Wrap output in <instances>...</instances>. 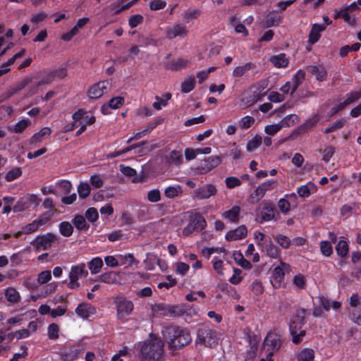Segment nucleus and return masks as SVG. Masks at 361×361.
I'll return each instance as SVG.
<instances>
[{"label":"nucleus","mask_w":361,"mask_h":361,"mask_svg":"<svg viewBox=\"0 0 361 361\" xmlns=\"http://www.w3.org/2000/svg\"><path fill=\"white\" fill-rule=\"evenodd\" d=\"M164 336L167 343L173 350H176L188 345L192 341L190 332L184 328L170 326L165 328Z\"/></svg>","instance_id":"nucleus-1"},{"label":"nucleus","mask_w":361,"mask_h":361,"mask_svg":"<svg viewBox=\"0 0 361 361\" xmlns=\"http://www.w3.org/2000/svg\"><path fill=\"white\" fill-rule=\"evenodd\" d=\"M151 339L139 344L140 356L143 359L159 361L164 352V343L161 339L150 334Z\"/></svg>","instance_id":"nucleus-2"},{"label":"nucleus","mask_w":361,"mask_h":361,"mask_svg":"<svg viewBox=\"0 0 361 361\" xmlns=\"http://www.w3.org/2000/svg\"><path fill=\"white\" fill-rule=\"evenodd\" d=\"M217 341L216 332L208 326H202L197 331L195 344L209 346Z\"/></svg>","instance_id":"nucleus-3"},{"label":"nucleus","mask_w":361,"mask_h":361,"mask_svg":"<svg viewBox=\"0 0 361 361\" xmlns=\"http://www.w3.org/2000/svg\"><path fill=\"white\" fill-rule=\"evenodd\" d=\"M88 275V271L86 269V265L84 263H80L73 265L71 267L68 274L69 282L68 288L72 290H77L80 287V283L78 281L81 278H85Z\"/></svg>","instance_id":"nucleus-4"},{"label":"nucleus","mask_w":361,"mask_h":361,"mask_svg":"<svg viewBox=\"0 0 361 361\" xmlns=\"http://www.w3.org/2000/svg\"><path fill=\"white\" fill-rule=\"evenodd\" d=\"M114 304L116 308L117 319L121 322H126L127 317L132 314L134 310L133 302L126 298L117 297L114 300Z\"/></svg>","instance_id":"nucleus-5"},{"label":"nucleus","mask_w":361,"mask_h":361,"mask_svg":"<svg viewBox=\"0 0 361 361\" xmlns=\"http://www.w3.org/2000/svg\"><path fill=\"white\" fill-rule=\"evenodd\" d=\"M303 324V318L298 315L294 316L290 321V333L292 336V341L295 344L300 343L302 338L305 336V331L302 329Z\"/></svg>","instance_id":"nucleus-6"},{"label":"nucleus","mask_w":361,"mask_h":361,"mask_svg":"<svg viewBox=\"0 0 361 361\" xmlns=\"http://www.w3.org/2000/svg\"><path fill=\"white\" fill-rule=\"evenodd\" d=\"M73 126H80V129L77 131L76 135H80L86 129L87 125H92L95 122V117L89 115L82 110L78 111L73 116Z\"/></svg>","instance_id":"nucleus-7"},{"label":"nucleus","mask_w":361,"mask_h":361,"mask_svg":"<svg viewBox=\"0 0 361 361\" xmlns=\"http://www.w3.org/2000/svg\"><path fill=\"white\" fill-rule=\"evenodd\" d=\"M58 241V236L51 233H47L43 235H38L32 242L37 251L47 250L51 247L53 243Z\"/></svg>","instance_id":"nucleus-8"},{"label":"nucleus","mask_w":361,"mask_h":361,"mask_svg":"<svg viewBox=\"0 0 361 361\" xmlns=\"http://www.w3.org/2000/svg\"><path fill=\"white\" fill-rule=\"evenodd\" d=\"M39 204V200L36 195L27 193L17 201L13 210L15 212H23L32 205L37 206Z\"/></svg>","instance_id":"nucleus-9"},{"label":"nucleus","mask_w":361,"mask_h":361,"mask_svg":"<svg viewBox=\"0 0 361 361\" xmlns=\"http://www.w3.org/2000/svg\"><path fill=\"white\" fill-rule=\"evenodd\" d=\"M165 34L166 37L169 39H173L176 37L183 39L188 37L189 30L184 24L177 22L168 27Z\"/></svg>","instance_id":"nucleus-10"},{"label":"nucleus","mask_w":361,"mask_h":361,"mask_svg":"<svg viewBox=\"0 0 361 361\" xmlns=\"http://www.w3.org/2000/svg\"><path fill=\"white\" fill-rule=\"evenodd\" d=\"M217 194L216 187L212 184H205L193 192V198L197 200H207Z\"/></svg>","instance_id":"nucleus-11"},{"label":"nucleus","mask_w":361,"mask_h":361,"mask_svg":"<svg viewBox=\"0 0 361 361\" xmlns=\"http://www.w3.org/2000/svg\"><path fill=\"white\" fill-rule=\"evenodd\" d=\"M261 207L262 210L258 213L260 223L276 220V208L272 202H263Z\"/></svg>","instance_id":"nucleus-12"},{"label":"nucleus","mask_w":361,"mask_h":361,"mask_svg":"<svg viewBox=\"0 0 361 361\" xmlns=\"http://www.w3.org/2000/svg\"><path fill=\"white\" fill-rule=\"evenodd\" d=\"M206 225L204 219L200 215L192 216L188 225L183 229V234L188 236L195 230H202Z\"/></svg>","instance_id":"nucleus-13"},{"label":"nucleus","mask_w":361,"mask_h":361,"mask_svg":"<svg viewBox=\"0 0 361 361\" xmlns=\"http://www.w3.org/2000/svg\"><path fill=\"white\" fill-rule=\"evenodd\" d=\"M222 161V157L221 156H210L205 158L197 167V170L200 173L204 174L209 173L212 169L217 167L221 164Z\"/></svg>","instance_id":"nucleus-14"},{"label":"nucleus","mask_w":361,"mask_h":361,"mask_svg":"<svg viewBox=\"0 0 361 361\" xmlns=\"http://www.w3.org/2000/svg\"><path fill=\"white\" fill-rule=\"evenodd\" d=\"M109 86L107 80L99 81L92 85L88 90V97L94 99L100 98L107 91Z\"/></svg>","instance_id":"nucleus-15"},{"label":"nucleus","mask_w":361,"mask_h":361,"mask_svg":"<svg viewBox=\"0 0 361 361\" xmlns=\"http://www.w3.org/2000/svg\"><path fill=\"white\" fill-rule=\"evenodd\" d=\"M49 220L50 218L47 216H39L37 219L23 227V232L25 234L32 233L46 224Z\"/></svg>","instance_id":"nucleus-16"},{"label":"nucleus","mask_w":361,"mask_h":361,"mask_svg":"<svg viewBox=\"0 0 361 361\" xmlns=\"http://www.w3.org/2000/svg\"><path fill=\"white\" fill-rule=\"evenodd\" d=\"M281 347V341L274 334H269L264 339V349L274 355Z\"/></svg>","instance_id":"nucleus-17"},{"label":"nucleus","mask_w":361,"mask_h":361,"mask_svg":"<svg viewBox=\"0 0 361 361\" xmlns=\"http://www.w3.org/2000/svg\"><path fill=\"white\" fill-rule=\"evenodd\" d=\"M247 233L245 226L241 225L234 230H231L226 233L225 238L228 241H234L244 238Z\"/></svg>","instance_id":"nucleus-18"},{"label":"nucleus","mask_w":361,"mask_h":361,"mask_svg":"<svg viewBox=\"0 0 361 361\" xmlns=\"http://www.w3.org/2000/svg\"><path fill=\"white\" fill-rule=\"evenodd\" d=\"M76 314L82 319H87L90 316L96 313V309L90 304L82 302L75 309Z\"/></svg>","instance_id":"nucleus-19"},{"label":"nucleus","mask_w":361,"mask_h":361,"mask_svg":"<svg viewBox=\"0 0 361 361\" xmlns=\"http://www.w3.org/2000/svg\"><path fill=\"white\" fill-rule=\"evenodd\" d=\"M307 70L310 73L314 75L318 81L323 82L327 78V71L321 65L309 66L307 67Z\"/></svg>","instance_id":"nucleus-20"},{"label":"nucleus","mask_w":361,"mask_h":361,"mask_svg":"<svg viewBox=\"0 0 361 361\" xmlns=\"http://www.w3.org/2000/svg\"><path fill=\"white\" fill-rule=\"evenodd\" d=\"M289 271V264L281 262L280 266L275 267L273 271L272 277L274 281L279 283V286L284 278L285 272H288Z\"/></svg>","instance_id":"nucleus-21"},{"label":"nucleus","mask_w":361,"mask_h":361,"mask_svg":"<svg viewBox=\"0 0 361 361\" xmlns=\"http://www.w3.org/2000/svg\"><path fill=\"white\" fill-rule=\"evenodd\" d=\"M6 300L10 304H17L21 300L18 290L13 287H8L4 290Z\"/></svg>","instance_id":"nucleus-22"},{"label":"nucleus","mask_w":361,"mask_h":361,"mask_svg":"<svg viewBox=\"0 0 361 361\" xmlns=\"http://www.w3.org/2000/svg\"><path fill=\"white\" fill-rule=\"evenodd\" d=\"M317 191V186L311 181H309L305 185L300 186L297 190V193L299 197L302 198H307L311 193Z\"/></svg>","instance_id":"nucleus-23"},{"label":"nucleus","mask_w":361,"mask_h":361,"mask_svg":"<svg viewBox=\"0 0 361 361\" xmlns=\"http://www.w3.org/2000/svg\"><path fill=\"white\" fill-rule=\"evenodd\" d=\"M256 68V65L252 62H247L242 66H236L233 72L232 75L234 78H241L246 75L247 73Z\"/></svg>","instance_id":"nucleus-24"},{"label":"nucleus","mask_w":361,"mask_h":361,"mask_svg":"<svg viewBox=\"0 0 361 361\" xmlns=\"http://www.w3.org/2000/svg\"><path fill=\"white\" fill-rule=\"evenodd\" d=\"M25 49H23L20 51L16 53L11 58H10L6 62L4 63L0 67V77L10 71V66L15 62L18 59L22 58L25 54Z\"/></svg>","instance_id":"nucleus-25"},{"label":"nucleus","mask_w":361,"mask_h":361,"mask_svg":"<svg viewBox=\"0 0 361 361\" xmlns=\"http://www.w3.org/2000/svg\"><path fill=\"white\" fill-rule=\"evenodd\" d=\"M269 61L276 68H286L289 63L288 59L286 57V54L283 53L270 56Z\"/></svg>","instance_id":"nucleus-26"},{"label":"nucleus","mask_w":361,"mask_h":361,"mask_svg":"<svg viewBox=\"0 0 361 361\" xmlns=\"http://www.w3.org/2000/svg\"><path fill=\"white\" fill-rule=\"evenodd\" d=\"M240 212V207L235 205L231 209L225 211L222 214V217L230 222L236 223L238 221Z\"/></svg>","instance_id":"nucleus-27"},{"label":"nucleus","mask_w":361,"mask_h":361,"mask_svg":"<svg viewBox=\"0 0 361 361\" xmlns=\"http://www.w3.org/2000/svg\"><path fill=\"white\" fill-rule=\"evenodd\" d=\"M124 103V98L122 97H116L110 99L107 104H104L102 106V111L106 114L109 108L112 109H117L123 106Z\"/></svg>","instance_id":"nucleus-28"},{"label":"nucleus","mask_w":361,"mask_h":361,"mask_svg":"<svg viewBox=\"0 0 361 361\" xmlns=\"http://www.w3.org/2000/svg\"><path fill=\"white\" fill-rule=\"evenodd\" d=\"M99 280L108 284L117 283L119 281V274L116 271H109L99 276Z\"/></svg>","instance_id":"nucleus-29"},{"label":"nucleus","mask_w":361,"mask_h":361,"mask_svg":"<svg viewBox=\"0 0 361 361\" xmlns=\"http://www.w3.org/2000/svg\"><path fill=\"white\" fill-rule=\"evenodd\" d=\"M326 28L325 25H319V24H314L312 25V30L309 35V42L312 44L317 42L320 37V32L324 30Z\"/></svg>","instance_id":"nucleus-30"},{"label":"nucleus","mask_w":361,"mask_h":361,"mask_svg":"<svg viewBox=\"0 0 361 361\" xmlns=\"http://www.w3.org/2000/svg\"><path fill=\"white\" fill-rule=\"evenodd\" d=\"M51 133V130L49 127H44L42 128L38 133L34 134L29 142L30 145L36 144L40 142L43 140L45 136H49Z\"/></svg>","instance_id":"nucleus-31"},{"label":"nucleus","mask_w":361,"mask_h":361,"mask_svg":"<svg viewBox=\"0 0 361 361\" xmlns=\"http://www.w3.org/2000/svg\"><path fill=\"white\" fill-rule=\"evenodd\" d=\"M182 187L180 185H170L164 189V195L169 199H173L181 195Z\"/></svg>","instance_id":"nucleus-32"},{"label":"nucleus","mask_w":361,"mask_h":361,"mask_svg":"<svg viewBox=\"0 0 361 361\" xmlns=\"http://www.w3.org/2000/svg\"><path fill=\"white\" fill-rule=\"evenodd\" d=\"M298 361H313L314 359V351L312 348H305L297 354Z\"/></svg>","instance_id":"nucleus-33"},{"label":"nucleus","mask_w":361,"mask_h":361,"mask_svg":"<svg viewBox=\"0 0 361 361\" xmlns=\"http://www.w3.org/2000/svg\"><path fill=\"white\" fill-rule=\"evenodd\" d=\"M170 305L157 304L152 305V310L158 317H170Z\"/></svg>","instance_id":"nucleus-34"},{"label":"nucleus","mask_w":361,"mask_h":361,"mask_svg":"<svg viewBox=\"0 0 361 361\" xmlns=\"http://www.w3.org/2000/svg\"><path fill=\"white\" fill-rule=\"evenodd\" d=\"M319 303L320 306L326 311H329L331 308L337 310L341 307V302L338 301H331L324 296L319 297Z\"/></svg>","instance_id":"nucleus-35"},{"label":"nucleus","mask_w":361,"mask_h":361,"mask_svg":"<svg viewBox=\"0 0 361 361\" xmlns=\"http://www.w3.org/2000/svg\"><path fill=\"white\" fill-rule=\"evenodd\" d=\"M265 194L262 190V188L258 185L255 190L252 192L248 197V202L251 204H257L264 197Z\"/></svg>","instance_id":"nucleus-36"},{"label":"nucleus","mask_w":361,"mask_h":361,"mask_svg":"<svg viewBox=\"0 0 361 361\" xmlns=\"http://www.w3.org/2000/svg\"><path fill=\"white\" fill-rule=\"evenodd\" d=\"M201 14L198 9H188L182 14L183 20L185 23H189L193 20L197 19Z\"/></svg>","instance_id":"nucleus-37"},{"label":"nucleus","mask_w":361,"mask_h":361,"mask_svg":"<svg viewBox=\"0 0 361 361\" xmlns=\"http://www.w3.org/2000/svg\"><path fill=\"white\" fill-rule=\"evenodd\" d=\"M167 161L172 165L179 166L183 161V155L180 151H172L167 157Z\"/></svg>","instance_id":"nucleus-38"},{"label":"nucleus","mask_w":361,"mask_h":361,"mask_svg":"<svg viewBox=\"0 0 361 361\" xmlns=\"http://www.w3.org/2000/svg\"><path fill=\"white\" fill-rule=\"evenodd\" d=\"M233 257L235 262L242 268L245 269H250L252 268L251 263L245 259L240 252H234L233 253Z\"/></svg>","instance_id":"nucleus-39"},{"label":"nucleus","mask_w":361,"mask_h":361,"mask_svg":"<svg viewBox=\"0 0 361 361\" xmlns=\"http://www.w3.org/2000/svg\"><path fill=\"white\" fill-rule=\"evenodd\" d=\"M262 252H264L269 257L276 259L279 255V250L278 247L273 244L270 240L267 245L262 249Z\"/></svg>","instance_id":"nucleus-40"},{"label":"nucleus","mask_w":361,"mask_h":361,"mask_svg":"<svg viewBox=\"0 0 361 361\" xmlns=\"http://www.w3.org/2000/svg\"><path fill=\"white\" fill-rule=\"evenodd\" d=\"M138 0H132L126 4L121 5L118 2L114 3L111 5V10L114 11V14H118L123 11H126L133 6L137 2Z\"/></svg>","instance_id":"nucleus-41"},{"label":"nucleus","mask_w":361,"mask_h":361,"mask_svg":"<svg viewBox=\"0 0 361 361\" xmlns=\"http://www.w3.org/2000/svg\"><path fill=\"white\" fill-rule=\"evenodd\" d=\"M103 260L100 257H94L88 263V267L91 274H96L99 273L103 267Z\"/></svg>","instance_id":"nucleus-42"},{"label":"nucleus","mask_w":361,"mask_h":361,"mask_svg":"<svg viewBox=\"0 0 361 361\" xmlns=\"http://www.w3.org/2000/svg\"><path fill=\"white\" fill-rule=\"evenodd\" d=\"M30 82V80L29 78H25L17 82L13 86L11 87L8 91V97H11L22 90L28 85Z\"/></svg>","instance_id":"nucleus-43"},{"label":"nucleus","mask_w":361,"mask_h":361,"mask_svg":"<svg viewBox=\"0 0 361 361\" xmlns=\"http://www.w3.org/2000/svg\"><path fill=\"white\" fill-rule=\"evenodd\" d=\"M345 123V118H340L336 120L332 124L329 125L327 128L323 130V133L325 134H328L330 133H333L341 129Z\"/></svg>","instance_id":"nucleus-44"},{"label":"nucleus","mask_w":361,"mask_h":361,"mask_svg":"<svg viewBox=\"0 0 361 361\" xmlns=\"http://www.w3.org/2000/svg\"><path fill=\"white\" fill-rule=\"evenodd\" d=\"M305 72L302 70L298 71L296 74L293 78V84L291 88V94H293L298 86L303 82L305 80Z\"/></svg>","instance_id":"nucleus-45"},{"label":"nucleus","mask_w":361,"mask_h":361,"mask_svg":"<svg viewBox=\"0 0 361 361\" xmlns=\"http://www.w3.org/2000/svg\"><path fill=\"white\" fill-rule=\"evenodd\" d=\"M279 122L282 128L291 127L298 123V116L296 114H289Z\"/></svg>","instance_id":"nucleus-46"},{"label":"nucleus","mask_w":361,"mask_h":361,"mask_svg":"<svg viewBox=\"0 0 361 361\" xmlns=\"http://www.w3.org/2000/svg\"><path fill=\"white\" fill-rule=\"evenodd\" d=\"M262 144V137L261 136L256 135L254 136L252 139H250L247 145H246V149L250 152H252L255 149H257L260 145Z\"/></svg>","instance_id":"nucleus-47"},{"label":"nucleus","mask_w":361,"mask_h":361,"mask_svg":"<svg viewBox=\"0 0 361 361\" xmlns=\"http://www.w3.org/2000/svg\"><path fill=\"white\" fill-rule=\"evenodd\" d=\"M22 175V170L20 167H14L9 170L5 175V180L7 182L13 181Z\"/></svg>","instance_id":"nucleus-48"},{"label":"nucleus","mask_w":361,"mask_h":361,"mask_svg":"<svg viewBox=\"0 0 361 361\" xmlns=\"http://www.w3.org/2000/svg\"><path fill=\"white\" fill-rule=\"evenodd\" d=\"M254 238L256 244L261 247V250L271 240L263 233L257 231L254 233Z\"/></svg>","instance_id":"nucleus-49"},{"label":"nucleus","mask_w":361,"mask_h":361,"mask_svg":"<svg viewBox=\"0 0 361 361\" xmlns=\"http://www.w3.org/2000/svg\"><path fill=\"white\" fill-rule=\"evenodd\" d=\"M277 205L281 212L283 214H288L291 210L290 202L285 196L279 199Z\"/></svg>","instance_id":"nucleus-50"},{"label":"nucleus","mask_w":361,"mask_h":361,"mask_svg":"<svg viewBox=\"0 0 361 361\" xmlns=\"http://www.w3.org/2000/svg\"><path fill=\"white\" fill-rule=\"evenodd\" d=\"M361 98V90L352 91L348 93L345 96V99L343 101L345 105H348L355 103Z\"/></svg>","instance_id":"nucleus-51"},{"label":"nucleus","mask_w":361,"mask_h":361,"mask_svg":"<svg viewBox=\"0 0 361 361\" xmlns=\"http://www.w3.org/2000/svg\"><path fill=\"white\" fill-rule=\"evenodd\" d=\"M195 85V79L192 77H187L181 83V91L183 93H188L194 89Z\"/></svg>","instance_id":"nucleus-52"},{"label":"nucleus","mask_w":361,"mask_h":361,"mask_svg":"<svg viewBox=\"0 0 361 361\" xmlns=\"http://www.w3.org/2000/svg\"><path fill=\"white\" fill-rule=\"evenodd\" d=\"M279 185V182L276 180L270 179L267 180L259 185V186L262 188V190L264 194L267 192L274 190Z\"/></svg>","instance_id":"nucleus-53"},{"label":"nucleus","mask_w":361,"mask_h":361,"mask_svg":"<svg viewBox=\"0 0 361 361\" xmlns=\"http://www.w3.org/2000/svg\"><path fill=\"white\" fill-rule=\"evenodd\" d=\"M59 231L62 235L69 237L73 233V228L69 222L63 221L59 224Z\"/></svg>","instance_id":"nucleus-54"},{"label":"nucleus","mask_w":361,"mask_h":361,"mask_svg":"<svg viewBox=\"0 0 361 361\" xmlns=\"http://www.w3.org/2000/svg\"><path fill=\"white\" fill-rule=\"evenodd\" d=\"M320 121V116L318 114L312 115L310 118L307 119L302 125V127L305 129H310L316 126V125Z\"/></svg>","instance_id":"nucleus-55"},{"label":"nucleus","mask_w":361,"mask_h":361,"mask_svg":"<svg viewBox=\"0 0 361 361\" xmlns=\"http://www.w3.org/2000/svg\"><path fill=\"white\" fill-rule=\"evenodd\" d=\"M336 251L341 257H345L348 253V245L345 240H339L336 246Z\"/></svg>","instance_id":"nucleus-56"},{"label":"nucleus","mask_w":361,"mask_h":361,"mask_svg":"<svg viewBox=\"0 0 361 361\" xmlns=\"http://www.w3.org/2000/svg\"><path fill=\"white\" fill-rule=\"evenodd\" d=\"M31 124V122L27 118H24L17 122L13 127V131L16 133L23 132L27 127Z\"/></svg>","instance_id":"nucleus-57"},{"label":"nucleus","mask_w":361,"mask_h":361,"mask_svg":"<svg viewBox=\"0 0 361 361\" xmlns=\"http://www.w3.org/2000/svg\"><path fill=\"white\" fill-rule=\"evenodd\" d=\"M281 22V18L275 13H271L266 17L265 24L267 27L278 25Z\"/></svg>","instance_id":"nucleus-58"},{"label":"nucleus","mask_w":361,"mask_h":361,"mask_svg":"<svg viewBox=\"0 0 361 361\" xmlns=\"http://www.w3.org/2000/svg\"><path fill=\"white\" fill-rule=\"evenodd\" d=\"M161 195L158 188L150 190L147 192V198L149 202L155 203L161 200Z\"/></svg>","instance_id":"nucleus-59"},{"label":"nucleus","mask_w":361,"mask_h":361,"mask_svg":"<svg viewBox=\"0 0 361 361\" xmlns=\"http://www.w3.org/2000/svg\"><path fill=\"white\" fill-rule=\"evenodd\" d=\"M78 192L81 198H86L90 194V187L87 183L82 182L78 186Z\"/></svg>","instance_id":"nucleus-60"},{"label":"nucleus","mask_w":361,"mask_h":361,"mask_svg":"<svg viewBox=\"0 0 361 361\" xmlns=\"http://www.w3.org/2000/svg\"><path fill=\"white\" fill-rule=\"evenodd\" d=\"M59 327L55 324H51L47 328V335L50 339L56 340L59 338Z\"/></svg>","instance_id":"nucleus-61"},{"label":"nucleus","mask_w":361,"mask_h":361,"mask_svg":"<svg viewBox=\"0 0 361 361\" xmlns=\"http://www.w3.org/2000/svg\"><path fill=\"white\" fill-rule=\"evenodd\" d=\"M320 152L323 155L322 160L325 162H329L335 153V148L333 146L329 145L325 147Z\"/></svg>","instance_id":"nucleus-62"},{"label":"nucleus","mask_w":361,"mask_h":361,"mask_svg":"<svg viewBox=\"0 0 361 361\" xmlns=\"http://www.w3.org/2000/svg\"><path fill=\"white\" fill-rule=\"evenodd\" d=\"M320 250L323 255L329 257L333 252L331 244L326 240H323L320 243Z\"/></svg>","instance_id":"nucleus-63"},{"label":"nucleus","mask_w":361,"mask_h":361,"mask_svg":"<svg viewBox=\"0 0 361 361\" xmlns=\"http://www.w3.org/2000/svg\"><path fill=\"white\" fill-rule=\"evenodd\" d=\"M250 289L255 295H259L264 292V287L258 280H255L250 285Z\"/></svg>","instance_id":"nucleus-64"}]
</instances>
